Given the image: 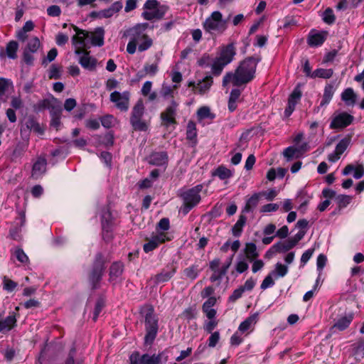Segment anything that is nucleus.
<instances>
[{
  "instance_id": "57",
  "label": "nucleus",
  "mask_w": 364,
  "mask_h": 364,
  "mask_svg": "<svg viewBox=\"0 0 364 364\" xmlns=\"http://www.w3.org/2000/svg\"><path fill=\"white\" fill-rule=\"evenodd\" d=\"M220 340V333L218 331H215L212 333L210 336L208 338V345L210 348H214Z\"/></svg>"
},
{
  "instance_id": "62",
  "label": "nucleus",
  "mask_w": 364,
  "mask_h": 364,
  "mask_svg": "<svg viewBox=\"0 0 364 364\" xmlns=\"http://www.w3.org/2000/svg\"><path fill=\"white\" fill-rule=\"evenodd\" d=\"M202 310L208 318H213L216 316L217 314L216 310L213 307L205 305H203Z\"/></svg>"
},
{
  "instance_id": "28",
  "label": "nucleus",
  "mask_w": 364,
  "mask_h": 364,
  "mask_svg": "<svg viewBox=\"0 0 364 364\" xmlns=\"http://www.w3.org/2000/svg\"><path fill=\"white\" fill-rule=\"evenodd\" d=\"M16 318L14 314L9 315L0 321V332L10 331L16 324Z\"/></svg>"
},
{
  "instance_id": "56",
  "label": "nucleus",
  "mask_w": 364,
  "mask_h": 364,
  "mask_svg": "<svg viewBox=\"0 0 364 364\" xmlns=\"http://www.w3.org/2000/svg\"><path fill=\"white\" fill-rule=\"evenodd\" d=\"M273 276L269 273L262 281L260 288L262 290H265L267 288H269L274 284V282L273 280Z\"/></svg>"
},
{
  "instance_id": "24",
  "label": "nucleus",
  "mask_w": 364,
  "mask_h": 364,
  "mask_svg": "<svg viewBox=\"0 0 364 364\" xmlns=\"http://www.w3.org/2000/svg\"><path fill=\"white\" fill-rule=\"evenodd\" d=\"M243 252L245 255V259L250 262L254 261V259H257L259 255L257 246L253 242H247Z\"/></svg>"
},
{
  "instance_id": "3",
  "label": "nucleus",
  "mask_w": 364,
  "mask_h": 364,
  "mask_svg": "<svg viewBox=\"0 0 364 364\" xmlns=\"http://www.w3.org/2000/svg\"><path fill=\"white\" fill-rule=\"evenodd\" d=\"M75 35L72 38V43L75 47V53L81 54L83 48L93 46H102L104 44L105 30L102 27L96 28L93 31L89 32L73 26Z\"/></svg>"
},
{
  "instance_id": "25",
  "label": "nucleus",
  "mask_w": 364,
  "mask_h": 364,
  "mask_svg": "<svg viewBox=\"0 0 364 364\" xmlns=\"http://www.w3.org/2000/svg\"><path fill=\"white\" fill-rule=\"evenodd\" d=\"M213 84V78L210 76H206L202 80L196 84V91L200 95H203L208 92Z\"/></svg>"
},
{
  "instance_id": "48",
  "label": "nucleus",
  "mask_w": 364,
  "mask_h": 364,
  "mask_svg": "<svg viewBox=\"0 0 364 364\" xmlns=\"http://www.w3.org/2000/svg\"><path fill=\"white\" fill-rule=\"evenodd\" d=\"M350 143V139L348 138H344L341 139L338 144L336 145L335 151L340 156L346 150Z\"/></svg>"
},
{
  "instance_id": "12",
  "label": "nucleus",
  "mask_w": 364,
  "mask_h": 364,
  "mask_svg": "<svg viewBox=\"0 0 364 364\" xmlns=\"http://www.w3.org/2000/svg\"><path fill=\"white\" fill-rule=\"evenodd\" d=\"M353 119V116L346 112L335 114L332 118L330 127L331 129H343L350 125Z\"/></svg>"
},
{
  "instance_id": "22",
  "label": "nucleus",
  "mask_w": 364,
  "mask_h": 364,
  "mask_svg": "<svg viewBox=\"0 0 364 364\" xmlns=\"http://www.w3.org/2000/svg\"><path fill=\"white\" fill-rule=\"evenodd\" d=\"M326 38V33L324 32L311 31L308 36V43L310 46L316 47L321 46Z\"/></svg>"
},
{
  "instance_id": "17",
  "label": "nucleus",
  "mask_w": 364,
  "mask_h": 364,
  "mask_svg": "<svg viewBox=\"0 0 364 364\" xmlns=\"http://www.w3.org/2000/svg\"><path fill=\"white\" fill-rule=\"evenodd\" d=\"M258 321V314L255 313L248 316L243 321L238 327V331L243 334H249L254 328L255 325Z\"/></svg>"
},
{
  "instance_id": "32",
  "label": "nucleus",
  "mask_w": 364,
  "mask_h": 364,
  "mask_svg": "<svg viewBox=\"0 0 364 364\" xmlns=\"http://www.w3.org/2000/svg\"><path fill=\"white\" fill-rule=\"evenodd\" d=\"M246 222L247 218L243 215H240L237 221L232 228V234L235 237H240L241 235L243 228L246 224Z\"/></svg>"
},
{
  "instance_id": "46",
  "label": "nucleus",
  "mask_w": 364,
  "mask_h": 364,
  "mask_svg": "<svg viewBox=\"0 0 364 364\" xmlns=\"http://www.w3.org/2000/svg\"><path fill=\"white\" fill-rule=\"evenodd\" d=\"M198 272V266L193 265L186 268L183 271V273L186 278L191 280H194L197 278Z\"/></svg>"
},
{
  "instance_id": "61",
  "label": "nucleus",
  "mask_w": 364,
  "mask_h": 364,
  "mask_svg": "<svg viewBox=\"0 0 364 364\" xmlns=\"http://www.w3.org/2000/svg\"><path fill=\"white\" fill-rule=\"evenodd\" d=\"M279 209V205L277 203H268L264 205H263L260 211L262 213H271V212H275Z\"/></svg>"
},
{
  "instance_id": "49",
  "label": "nucleus",
  "mask_w": 364,
  "mask_h": 364,
  "mask_svg": "<svg viewBox=\"0 0 364 364\" xmlns=\"http://www.w3.org/2000/svg\"><path fill=\"white\" fill-rule=\"evenodd\" d=\"M16 259L22 264H27L29 263L28 257L21 248H17L14 251Z\"/></svg>"
},
{
  "instance_id": "50",
  "label": "nucleus",
  "mask_w": 364,
  "mask_h": 364,
  "mask_svg": "<svg viewBox=\"0 0 364 364\" xmlns=\"http://www.w3.org/2000/svg\"><path fill=\"white\" fill-rule=\"evenodd\" d=\"M60 114H61V109L57 108L56 111H53L51 113L52 119H51V125L56 129H58L60 125Z\"/></svg>"
},
{
  "instance_id": "42",
  "label": "nucleus",
  "mask_w": 364,
  "mask_h": 364,
  "mask_svg": "<svg viewBox=\"0 0 364 364\" xmlns=\"http://www.w3.org/2000/svg\"><path fill=\"white\" fill-rule=\"evenodd\" d=\"M332 69L318 68L312 73V78L321 77L328 79L333 75Z\"/></svg>"
},
{
  "instance_id": "59",
  "label": "nucleus",
  "mask_w": 364,
  "mask_h": 364,
  "mask_svg": "<svg viewBox=\"0 0 364 364\" xmlns=\"http://www.w3.org/2000/svg\"><path fill=\"white\" fill-rule=\"evenodd\" d=\"M241 333L238 330L231 336L230 344L232 346H239L242 341L243 338L241 336Z\"/></svg>"
},
{
  "instance_id": "4",
  "label": "nucleus",
  "mask_w": 364,
  "mask_h": 364,
  "mask_svg": "<svg viewBox=\"0 0 364 364\" xmlns=\"http://www.w3.org/2000/svg\"><path fill=\"white\" fill-rule=\"evenodd\" d=\"M203 28L212 37L223 34L228 28V21L219 11H215L203 23Z\"/></svg>"
},
{
  "instance_id": "10",
  "label": "nucleus",
  "mask_w": 364,
  "mask_h": 364,
  "mask_svg": "<svg viewBox=\"0 0 364 364\" xmlns=\"http://www.w3.org/2000/svg\"><path fill=\"white\" fill-rule=\"evenodd\" d=\"M178 104L172 100L169 105L161 113L162 124L168 127L170 124H176V117L177 114Z\"/></svg>"
},
{
  "instance_id": "55",
  "label": "nucleus",
  "mask_w": 364,
  "mask_h": 364,
  "mask_svg": "<svg viewBox=\"0 0 364 364\" xmlns=\"http://www.w3.org/2000/svg\"><path fill=\"white\" fill-rule=\"evenodd\" d=\"M143 355L137 351L133 352L129 356V364H144Z\"/></svg>"
},
{
  "instance_id": "36",
  "label": "nucleus",
  "mask_w": 364,
  "mask_h": 364,
  "mask_svg": "<svg viewBox=\"0 0 364 364\" xmlns=\"http://www.w3.org/2000/svg\"><path fill=\"white\" fill-rule=\"evenodd\" d=\"M186 138L188 140L196 142L197 129L196 124L193 121H189L187 124L186 128Z\"/></svg>"
},
{
  "instance_id": "1",
  "label": "nucleus",
  "mask_w": 364,
  "mask_h": 364,
  "mask_svg": "<svg viewBox=\"0 0 364 364\" xmlns=\"http://www.w3.org/2000/svg\"><path fill=\"white\" fill-rule=\"evenodd\" d=\"M148 27L147 23H140L124 32L123 36L129 39L127 46V52L129 54H134L136 50L144 52L153 46V39L146 33Z\"/></svg>"
},
{
  "instance_id": "15",
  "label": "nucleus",
  "mask_w": 364,
  "mask_h": 364,
  "mask_svg": "<svg viewBox=\"0 0 364 364\" xmlns=\"http://www.w3.org/2000/svg\"><path fill=\"white\" fill-rule=\"evenodd\" d=\"M168 240V239L165 233H157L156 235H154L148 242L144 245V251L148 253L156 249L159 244L163 243Z\"/></svg>"
},
{
  "instance_id": "38",
  "label": "nucleus",
  "mask_w": 364,
  "mask_h": 364,
  "mask_svg": "<svg viewBox=\"0 0 364 364\" xmlns=\"http://www.w3.org/2000/svg\"><path fill=\"white\" fill-rule=\"evenodd\" d=\"M214 117L215 114L210 112V109L208 107H201L197 111V118L199 122L205 119H213Z\"/></svg>"
},
{
  "instance_id": "64",
  "label": "nucleus",
  "mask_w": 364,
  "mask_h": 364,
  "mask_svg": "<svg viewBox=\"0 0 364 364\" xmlns=\"http://www.w3.org/2000/svg\"><path fill=\"white\" fill-rule=\"evenodd\" d=\"M3 283L4 289L8 291H12L17 287L15 282L6 278H4Z\"/></svg>"
},
{
  "instance_id": "14",
  "label": "nucleus",
  "mask_w": 364,
  "mask_h": 364,
  "mask_svg": "<svg viewBox=\"0 0 364 364\" xmlns=\"http://www.w3.org/2000/svg\"><path fill=\"white\" fill-rule=\"evenodd\" d=\"M47 159L44 156L37 157L33 163L31 177L35 179L41 178L46 172Z\"/></svg>"
},
{
  "instance_id": "7",
  "label": "nucleus",
  "mask_w": 364,
  "mask_h": 364,
  "mask_svg": "<svg viewBox=\"0 0 364 364\" xmlns=\"http://www.w3.org/2000/svg\"><path fill=\"white\" fill-rule=\"evenodd\" d=\"M144 114V105L141 100H139L134 106L130 117V123L134 129L146 131L148 128L147 122L142 119Z\"/></svg>"
},
{
  "instance_id": "63",
  "label": "nucleus",
  "mask_w": 364,
  "mask_h": 364,
  "mask_svg": "<svg viewBox=\"0 0 364 364\" xmlns=\"http://www.w3.org/2000/svg\"><path fill=\"white\" fill-rule=\"evenodd\" d=\"M296 152V149L293 146H289L284 149L283 154L287 161H290L295 156Z\"/></svg>"
},
{
  "instance_id": "8",
  "label": "nucleus",
  "mask_w": 364,
  "mask_h": 364,
  "mask_svg": "<svg viewBox=\"0 0 364 364\" xmlns=\"http://www.w3.org/2000/svg\"><path fill=\"white\" fill-rule=\"evenodd\" d=\"M146 336L145 343H151L155 339L158 332V319L154 314V309L149 308L145 316Z\"/></svg>"
},
{
  "instance_id": "52",
  "label": "nucleus",
  "mask_w": 364,
  "mask_h": 364,
  "mask_svg": "<svg viewBox=\"0 0 364 364\" xmlns=\"http://www.w3.org/2000/svg\"><path fill=\"white\" fill-rule=\"evenodd\" d=\"M40 47V41L37 37L32 38L29 40L27 45V51L35 53Z\"/></svg>"
},
{
  "instance_id": "51",
  "label": "nucleus",
  "mask_w": 364,
  "mask_h": 364,
  "mask_svg": "<svg viewBox=\"0 0 364 364\" xmlns=\"http://www.w3.org/2000/svg\"><path fill=\"white\" fill-rule=\"evenodd\" d=\"M335 20L336 18L333 10L330 8L326 9L323 14V21L328 24H332Z\"/></svg>"
},
{
  "instance_id": "35",
  "label": "nucleus",
  "mask_w": 364,
  "mask_h": 364,
  "mask_svg": "<svg viewBox=\"0 0 364 364\" xmlns=\"http://www.w3.org/2000/svg\"><path fill=\"white\" fill-rule=\"evenodd\" d=\"M334 94V89L331 85H327L323 90V98L321 101L320 106L327 105L331 100Z\"/></svg>"
},
{
  "instance_id": "47",
  "label": "nucleus",
  "mask_w": 364,
  "mask_h": 364,
  "mask_svg": "<svg viewBox=\"0 0 364 364\" xmlns=\"http://www.w3.org/2000/svg\"><path fill=\"white\" fill-rule=\"evenodd\" d=\"M158 65L156 63L145 64L143 69L144 74L141 77L145 75L154 76L158 72Z\"/></svg>"
},
{
  "instance_id": "33",
  "label": "nucleus",
  "mask_w": 364,
  "mask_h": 364,
  "mask_svg": "<svg viewBox=\"0 0 364 364\" xmlns=\"http://www.w3.org/2000/svg\"><path fill=\"white\" fill-rule=\"evenodd\" d=\"M175 272L176 269L173 267L164 269L156 276V279L158 282H167L173 276Z\"/></svg>"
},
{
  "instance_id": "40",
  "label": "nucleus",
  "mask_w": 364,
  "mask_h": 364,
  "mask_svg": "<svg viewBox=\"0 0 364 364\" xmlns=\"http://www.w3.org/2000/svg\"><path fill=\"white\" fill-rule=\"evenodd\" d=\"M288 272V267L282 263H277L275 264V268L273 271L270 272V274L277 278V277H284Z\"/></svg>"
},
{
  "instance_id": "31",
  "label": "nucleus",
  "mask_w": 364,
  "mask_h": 364,
  "mask_svg": "<svg viewBox=\"0 0 364 364\" xmlns=\"http://www.w3.org/2000/svg\"><path fill=\"white\" fill-rule=\"evenodd\" d=\"M353 316L352 315L345 316L340 318L333 326V329L338 331H343L348 327L351 321H353Z\"/></svg>"
},
{
  "instance_id": "11",
  "label": "nucleus",
  "mask_w": 364,
  "mask_h": 364,
  "mask_svg": "<svg viewBox=\"0 0 364 364\" xmlns=\"http://www.w3.org/2000/svg\"><path fill=\"white\" fill-rule=\"evenodd\" d=\"M301 96L302 92L299 86L297 85L289 96L287 106L284 112L286 117H289L293 113L296 105L300 102Z\"/></svg>"
},
{
  "instance_id": "53",
  "label": "nucleus",
  "mask_w": 364,
  "mask_h": 364,
  "mask_svg": "<svg viewBox=\"0 0 364 364\" xmlns=\"http://www.w3.org/2000/svg\"><path fill=\"white\" fill-rule=\"evenodd\" d=\"M218 321L216 319L215 316L213 318H208V321H205L203 325L204 330L210 333L213 331V329L218 326Z\"/></svg>"
},
{
  "instance_id": "2",
  "label": "nucleus",
  "mask_w": 364,
  "mask_h": 364,
  "mask_svg": "<svg viewBox=\"0 0 364 364\" xmlns=\"http://www.w3.org/2000/svg\"><path fill=\"white\" fill-rule=\"evenodd\" d=\"M257 61L254 58H247L242 61L235 73H227L223 79V85L232 83L234 86L247 84L255 77Z\"/></svg>"
},
{
  "instance_id": "6",
  "label": "nucleus",
  "mask_w": 364,
  "mask_h": 364,
  "mask_svg": "<svg viewBox=\"0 0 364 364\" xmlns=\"http://www.w3.org/2000/svg\"><path fill=\"white\" fill-rule=\"evenodd\" d=\"M203 186L202 184L197 185L181 194L183 200V213H188L193 207L200 201V193Z\"/></svg>"
},
{
  "instance_id": "16",
  "label": "nucleus",
  "mask_w": 364,
  "mask_h": 364,
  "mask_svg": "<svg viewBox=\"0 0 364 364\" xmlns=\"http://www.w3.org/2000/svg\"><path fill=\"white\" fill-rule=\"evenodd\" d=\"M235 54V48L232 43H230L220 48L218 58L225 64L228 65L232 61Z\"/></svg>"
},
{
  "instance_id": "26",
  "label": "nucleus",
  "mask_w": 364,
  "mask_h": 364,
  "mask_svg": "<svg viewBox=\"0 0 364 364\" xmlns=\"http://www.w3.org/2000/svg\"><path fill=\"white\" fill-rule=\"evenodd\" d=\"M357 96L350 87L346 88L341 93V100L348 106H353L356 102Z\"/></svg>"
},
{
  "instance_id": "37",
  "label": "nucleus",
  "mask_w": 364,
  "mask_h": 364,
  "mask_svg": "<svg viewBox=\"0 0 364 364\" xmlns=\"http://www.w3.org/2000/svg\"><path fill=\"white\" fill-rule=\"evenodd\" d=\"M227 65L225 64L221 60H220L218 57L215 58L211 64V72L213 75L215 76H218L221 74L223 68Z\"/></svg>"
},
{
  "instance_id": "41",
  "label": "nucleus",
  "mask_w": 364,
  "mask_h": 364,
  "mask_svg": "<svg viewBox=\"0 0 364 364\" xmlns=\"http://www.w3.org/2000/svg\"><path fill=\"white\" fill-rule=\"evenodd\" d=\"M161 360V355L159 354H143L144 364H160Z\"/></svg>"
},
{
  "instance_id": "18",
  "label": "nucleus",
  "mask_w": 364,
  "mask_h": 364,
  "mask_svg": "<svg viewBox=\"0 0 364 364\" xmlns=\"http://www.w3.org/2000/svg\"><path fill=\"white\" fill-rule=\"evenodd\" d=\"M103 271V263L101 261H97L90 277L92 288L95 289L97 287V284L102 279Z\"/></svg>"
},
{
  "instance_id": "19",
  "label": "nucleus",
  "mask_w": 364,
  "mask_h": 364,
  "mask_svg": "<svg viewBox=\"0 0 364 364\" xmlns=\"http://www.w3.org/2000/svg\"><path fill=\"white\" fill-rule=\"evenodd\" d=\"M86 48H83L82 55L79 59V63L85 69L89 70H93L95 69L97 65V60L90 56L89 53L85 50Z\"/></svg>"
},
{
  "instance_id": "30",
  "label": "nucleus",
  "mask_w": 364,
  "mask_h": 364,
  "mask_svg": "<svg viewBox=\"0 0 364 364\" xmlns=\"http://www.w3.org/2000/svg\"><path fill=\"white\" fill-rule=\"evenodd\" d=\"M260 196L261 193H254L250 198L247 199L242 211L246 213L252 212L257 206Z\"/></svg>"
},
{
  "instance_id": "45",
  "label": "nucleus",
  "mask_w": 364,
  "mask_h": 364,
  "mask_svg": "<svg viewBox=\"0 0 364 364\" xmlns=\"http://www.w3.org/2000/svg\"><path fill=\"white\" fill-rule=\"evenodd\" d=\"M18 43L16 41H11L6 46V52L9 58L15 59L18 50Z\"/></svg>"
},
{
  "instance_id": "23",
  "label": "nucleus",
  "mask_w": 364,
  "mask_h": 364,
  "mask_svg": "<svg viewBox=\"0 0 364 364\" xmlns=\"http://www.w3.org/2000/svg\"><path fill=\"white\" fill-rule=\"evenodd\" d=\"M38 106V108L41 109H49L50 113H53V111H56L58 107L60 108L57 100L53 97L40 101Z\"/></svg>"
},
{
  "instance_id": "21",
  "label": "nucleus",
  "mask_w": 364,
  "mask_h": 364,
  "mask_svg": "<svg viewBox=\"0 0 364 364\" xmlns=\"http://www.w3.org/2000/svg\"><path fill=\"white\" fill-rule=\"evenodd\" d=\"M102 227L103 230L104 238L109 239L111 235L109 230L111 229V213L108 209H105L102 211Z\"/></svg>"
},
{
  "instance_id": "39",
  "label": "nucleus",
  "mask_w": 364,
  "mask_h": 364,
  "mask_svg": "<svg viewBox=\"0 0 364 364\" xmlns=\"http://www.w3.org/2000/svg\"><path fill=\"white\" fill-rule=\"evenodd\" d=\"M14 90V85L11 80L7 78H0V96L5 95Z\"/></svg>"
},
{
  "instance_id": "9",
  "label": "nucleus",
  "mask_w": 364,
  "mask_h": 364,
  "mask_svg": "<svg viewBox=\"0 0 364 364\" xmlns=\"http://www.w3.org/2000/svg\"><path fill=\"white\" fill-rule=\"evenodd\" d=\"M130 93L127 91L119 92L114 91L110 94V101L122 112H127L129 107Z\"/></svg>"
},
{
  "instance_id": "20",
  "label": "nucleus",
  "mask_w": 364,
  "mask_h": 364,
  "mask_svg": "<svg viewBox=\"0 0 364 364\" xmlns=\"http://www.w3.org/2000/svg\"><path fill=\"white\" fill-rule=\"evenodd\" d=\"M294 246L295 245L291 240V239L285 241L279 242L271 247V248L266 252V256H267V255L270 252L277 253L287 252L291 248H293Z\"/></svg>"
},
{
  "instance_id": "60",
  "label": "nucleus",
  "mask_w": 364,
  "mask_h": 364,
  "mask_svg": "<svg viewBox=\"0 0 364 364\" xmlns=\"http://www.w3.org/2000/svg\"><path fill=\"white\" fill-rule=\"evenodd\" d=\"M48 15L50 16L57 17L61 14V9L59 6L52 5L47 9Z\"/></svg>"
},
{
  "instance_id": "44",
  "label": "nucleus",
  "mask_w": 364,
  "mask_h": 364,
  "mask_svg": "<svg viewBox=\"0 0 364 364\" xmlns=\"http://www.w3.org/2000/svg\"><path fill=\"white\" fill-rule=\"evenodd\" d=\"M248 267L249 265L246 259L242 256L239 257L235 265L236 272L239 274H242L247 270Z\"/></svg>"
},
{
  "instance_id": "5",
  "label": "nucleus",
  "mask_w": 364,
  "mask_h": 364,
  "mask_svg": "<svg viewBox=\"0 0 364 364\" xmlns=\"http://www.w3.org/2000/svg\"><path fill=\"white\" fill-rule=\"evenodd\" d=\"M167 7L166 6H160L157 0H146L143 6V12L141 17L146 21H152L154 19H161Z\"/></svg>"
},
{
  "instance_id": "34",
  "label": "nucleus",
  "mask_w": 364,
  "mask_h": 364,
  "mask_svg": "<svg viewBox=\"0 0 364 364\" xmlns=\"http://www.w3.org/2000/svg\"><path fill=\"white\" fill-rule=\"evenodd\" d=\"M221 180L228 179L233 176V171L224 166H220L213 173Z\"/></svg>"
},
{
  "instance_id": "54",
  "label": "nucleus",
  "mask_w": 364,
  "mask_h": 364,
  "mask_svg": "<svg viewBox=\"0 0 364 364\" xmlns=\"http://www.w3.org/2000/svg\"><path fill=\"white\" fill-rule=\"evenodd\" d=\"M115 118L112 115H106L101 119L102 125L105 128H110L115 123Z\"/></svg>"
},
{
  "instance_id": "13",
  "label": "nucleus",
  "mask_w": 364,
  "mask_h": 364,
  "mask_svg": "<svg viewBox=\"0 0 364 364\" xmlns=\"http://www.w3.org/2000/svg\"><path fill=\"white\" fill-rule=\"evenodd\" d=\"M20 132L21 134L26 135H29L31 132H33L37 134H42L43 129L33 117H28L21 125Z\"/></svg>"
},
{
  "instance_id": "58",
  "label": "nucleus",
  "mask_w": 364,
  "mask_h": 364,
  "mask_svg": "<svg viewBox=\"0 0 364 364\" xmlns=\"http://www.w3.org/2000/svg\"><path fill=\"white\" fill-rule=\"evenodd\" d=\"M177 86L176 85H174L173 87L170 86V85H163L162 86V88H161V95L164 97H173V90L175 88H176Z\"/></svg>"
},
{
  "instance_id": "43",
  "label": "nucleus",
  "mask_w": 364,
  "mask_h": 364,
  "mask_svg": "<svg viewBox=\"0 0 364 364\" xmlns=\"http://www.w3.org/2000/svg\"><path fill=\"white\" fill-rule=\"evenodd\" d=\"M232 263V257L229 259V260L227 262V263L223 266L220 272H213V274L210 277V280L212 282H215L219 279H220L222 277H223L228 272V269H229L230 266Z\"/></svg>"
},
{
  "instance_id": "29",
  "label": "nucleus",
  "mask_w": 364,
  "mask_h": 364,
  "mask_svg": "<svg viewBox=\"0 0 364 364\" xmlns=\"http://www.w3.org/2000/svg\"><path fill=\"white\" fill-rule=\"evenodd\" d=\"M124 270V265L121 262H114L109 269V280L113 282L120 277Z\"/></svg>"
},
{
  "instance_id": "27",
  "label": "nucleus",
  "mask_w": 364,
  "mask_h": 364,
  "mask_svg": "<svg viewBox=\"0 0 364 364\" xmlns=\"http://www.w3.org/2000/svg\"><path fill=\"white\" fill-rule=\"evenodd\" d=\"M168 156L165 152L154 153L150 156V164L155 166H163L167 163Z\"/></svg>"
}]
</instances>
